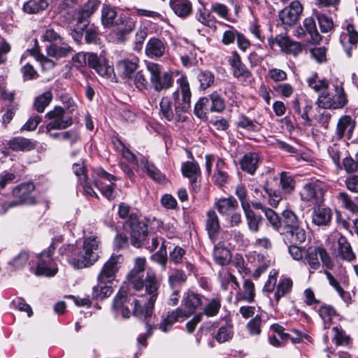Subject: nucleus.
I'll return each mask as SVG.
<instances>
[{
    "label": "nucleus",
    "mask_w": 358,
    "mask_h": 358,
    "mask_svg": "<svg viewBox=\"0 0 358 358\" xmlns=\"http://www.w3.org/2000/svg\"><path fill=\"white\" fill-rule=\"evenodd\" d=\"M112 143L115 151L118 152L124 159L134 165H138L137 157L118 136H113Z\"/></svg>",
    "instance_id": "obj_29"
},
{
    "label": "nucleus",
    "mask_w": 358,
    "mask_h": 358,
    "mask_svg": "<svg viewBox=\"0 0 358 358\" xmlns=\"http://www.w3.org/2000/svg\"><path fill=\"white\" fill-rule=\"evenodd\" d=\"M46 51L48 56L60 59L69 55L73 51V49L66 43L58 45L53 43L46 47Z\"/></svg>",
    "instance_id": "obj_40"
},
{
    "label": "nucleus",
    "mask_w": 358,
    "mask_h": 358,
    "mask_svg": "<svg viewBox=\"0 0 358 358\" xmlns=\"http://www.w3.org/2000/svg\"><path fill=\"white\" fill-rule=\"evenodd\" d=\"M280 184L284 192L290 194L295 188V180L293 176L287 172H282L280 176Z\"/></svg>",
    "instance_id": "obj_57"
},
{
    "label": "nucleus",
    "mask_w": 358,
    "mask_h": 358,
    "mask_svg": "<svg viewBox=\"0 0 358 358\" xmlns=\"http://www.w3.org/2000/svg\"><path fill=\"white\" fill-rule=\"evenodd\" d=\"M185 254L186 250L184 248L178 245L175 246L173 250L169 252L171 262L175 265L182 263Z\"/></svg>",
    "instance_id": "obj_63"
},
{
    "label": "nucleus",
    "mask_w": 358,
    "mask_h": 358,
    "mask_svg": "<svg viewBox=\"0 0 358 358\" xmlns=\"http://www.w3.org/2000/svg\"><path fill=\"white\" fill-rule=\"evenodd\" d=\"M138 64L130 59H123L117 64V69L122 78L131 79L137 70Z\"/></svg>",
    "instance_id": "obj_42"
},
{
    "label": "nucleus",
    "mask_w": 358,
    "mask_h": 358,
    "mask_svg": "<svg viewBox=\"0 0 358 358\" xmlns=\"http://www.w3.org/2000/svg\"><path fill=\"white\" fill-rule=\"evenodd\" d=\"M331 210L329 208L318 207L313 214V222L317 226H327L331 220Z\"/></svg>",
    "instance_id": "obj_39"
},
{
    "label": "nucleus",
    "mask_w": 358,
    "mask_h": 358,
    "mask_svg": "<svg viewBox=\"0 0 358 358\" xmlns=\"http://www.w3.org/2000/svg\"><path fill=\"white\" fill-rule=\"evenodd\" d=\"M167 45L164 39L150 38L145 46V54L150 58L160 57L166 51Z\"/></svg>",
    "instance_id": "obj_28"
},
{
    "label": "nucleus",
    "mask_w": 358,
    "mask_h": 358,
    "mask_svg": "<svg viewBox=\"0 0 358 358\" xmlns=\"http://www.w3.org/2000/svg\"><path fill=\"white\" fill-rule=\"evenodd\" d=\"M195 19L203 25L210 28L215 27L216 22L215 17L207 10L203 3L197 8L195 13Z\"/></svg>",
    "instance_id": "obj_44"
},
{
    "label": "nucleus",
    "mask_w": 358,
    "mask_h": 358,
    "mask_svg": "<svg viewBox=\"0 0 358 358\" xmlns=\"http://www.w3.org/2000/svg\"><path fill=\"white\" fill-rule=\"evenodd\" d=\"M97 0H89L78 12V16L71 25L69 27V32L71 36L79 40L81 38V31L90 23V17L99 6Z\"/></svg>",
    "instance_id": "obj_9"
},
{
    "label": "nucleus",
    "mask_w": 358,
    "mask_h": 358,
    "mask_svg": "<svg viewBox=\"0 0 358 358\" xmlns=\"http://www.w3.org/2000/svg\"><path fill=\"white\" fill-rule=\"evenodd\" d=\"M181 171L184 177L192 179L201 177V169L197 162H185L182 164Z\"/></svg>",
    "instance_id": "obj_52"
},
{
    "label": "nucleus",
    "mask_w": 358,
    "mask_h": 358,
    "mask_svg": "<svg viewBox=\"0 0 358 358\" xmlns=\"http://www.w3.org/2000/svg\"><path fill=\"white\" fill-rule=\"evenodd\" d=\"M196 80L199 84L200 90H206L214 85L215 76L213 72L207 69H199L196 73Z\"/></svg>",
    "instance_id": "obj_38"
},
{
    "label": "nucleus",
    "mask_w": 358,
    "mask_h": 358,
    "mask_svg": "<svg viewBox=\"0 0 358 358\" xmlns=\"http://www.w3.org/2000/svg\"><path fill=\"white\" fill-rule=\"evenodd\" d=\"M265 216L270 226L280 234L282 231V216L280 217L273 210L268 208L265 212Z\"/></svg>",
    "instance_id": "obj_56"
},
{
    "label": "nucleus",
    "mask_w": 358,
    "mask_h": 358,
    "mask_svg": "<svg viewBox=\"0 0 358 358\" xmlns=\"http://www.w3.org/2000/svg\"><path fill=\"white\" fill-rule=\"evenodd\" d=\"M293 282L289 278H281L276 285V290L274 294V299L278 303L280 299L289 294L292 289Z\"/></svg>",
    "instance_id": "obj_47"
},
{
    "label": "nucleus",
    "mask_w": 358,
    "mask_h": 358,
    "mask_svg": "<svg viewBox=\"0 0 358 358\" xmlns=\"http://www.w3.org/2000/svg\"><path fill=\"white\" fill-rule=\"evenodd\" d=\"M209 99V110L211 113H222L226 107L225 101L217 92L207 96Z\"/></svg>",
    "instance_id": "obj_51"
},
{
    "label": "nucleus",
    "mask_w": 358,
    "mask_h": 358,
    "mask_svg": "<svg viewBox=\"0 0 358 358\" xmlns=\"http://www.w3.org/2000/svg\"><path fill=\"white\" fill-rule=\"evenodd\" d=\"M160 118L168 122H185L187 117L180 111H178L176 106L174 109L172 107V102L168 96H163L159 103Z\"/></svg>",
    "instance_id": "obj_19"
},
{
    "label": "nucleus",
    "mask_w": 358,
    "mask_h": 358,
    "mask_svg": "<svg viewBox=\"0 0 358 358\" xmlns=\"http://www.w3.org/2000/svg\"><path fill=\"white\" fill-rule=\"evenodd\" d=\"M317 312L324 322V328H329L332 319L337 315L336 309L332 306L324 304Z\"/></svg>",
    "instance_id": "obj_50"
},
{
    "label": "nucleus",
    "mask_w": 358,
    "mask_h": 358,
    "mask_svg": "<svg viewBox=\"0 0 358 358\" xmlns=\"http://www.w3.org/2000/svg\"><path fill=\"white\" fill-rule=\"evenodd\" d=\"M52 100V94L50 91H46L34 99V108L38 113H43L45 108L50 103Z\"/></svg>",
    "instance_id": "obj_53"
},
{
    "label": "nucleus",
    "mask_w": 358,
    "mask_h": 358,
    "mask_svg": "<svg viewBox=\"0 0 358 358\" xmlns=\"http://www.w3.org/2000/svg\"><path fill=\"white\" fill-rule=\"evenodd\" d=\"M273 90L284 98L291 97L294 92V87L287 83L278 84L273 87Z\"/></svg>",
    "instance_id": "obj_64"
},
{
    "label": "nucleus",
    "mask_w": 358,
    "mask_h": 358,
    "mask_svg": "<svg viewBox=\"0 0 358 358\" xmlns=\"http://www.w3.org/2000/svg\"><path fill=\"white\" fill-rule=\"evenodd\" d=\"M146 67L150 74V83L156 92L167 90L172 87L173 78L171 73H162L160 65L154 62H148Z\"/></svg>",
    "instance_id": "obj_15"
},
{
    "label": "nucleus",
    "mask_w": 358,
    "mask_h": 358,
    "mask_svg": "<svg viewBox=\"0 0 358 358\" xmlns=\"http://www.w3.org/2000/svg\"><path fill=\"white\" fill-rule=\"evenodd\" d=\"M206 329L219 343L227 342L234 336V325L229 318H221L214 322L206 324Z\"/></svg>",
    "instance_id": "obj_14"
},
{
    "label": "nucleus",
    "mask_w": 358,
    "mask_h": 358,
    "mask_svg": "<svg viewBox=\"0 0 358 358\" xmlns=\"http://www.w3.org/2000/svg\"><path fill=\"white\" fill-rule=\"evenodd\" d=\"M262 319L260 315H257L252 318L247 324L246 328L252 336L259 335L262 330Z\"/></svg>",
    "instance_id": "obj_61"
},
{
    "label": "nucleus",
    "mask_w": 358,
    "mask_h": 358,
    "mask_svg": "<svg viewBox=\"0 0 358 358\" xmlns=\"http://www.w3.org/2000/svg\"><path fill=\"white\" fill-rule=\"evenodd\" d=\"M255 284L250 279L245 280L243 285V291L236 294V299L238 301H244L248 303H252L255 301Z\"/></svg>",
    "instance_id": "obj_43"
},
{
    "label": "nucleus",
    "mask_w": 358,
    "mask_h": 358,
    "mask_svg": "<svg viewBox=\"0 0 358 358\" xmlns=\"http://www.w3.org/2000/svg\"><path fill=\"white\" fill-rule=\"evenodd\" d=\"M264 194L262 193V196L264 197H268V203L272 207H276L282 199V196L280 190L267 187L264 189Z\"/></svg>",
    "instance_id": "obj_60"
},
{
    "label": "nucleus",
    "mask_w": 358,
    "mask_h": 358,
    "mask_svg": "<svg viewBox=\"0 0 358 358\" xmlns=\"http://www.w3.org/2000/svg\"><path fill=\"white\" fill-rule=\"evenodd\" d=\"M331 243L330 250L337 259L347 262L356 260L357 255L347 237L339 232L331 234L329 238Z\"/></svg>",
    "instance_id": "obj_7"
},
{
    "label": "nucleus",
    "mask_w": 358,
    "mask_h": 358,
    "mask_svg": "<svg viewBox=\"0 0 358 358\" xmlns=\"http://www.w3.org/2000/svg\"><path fill=\"white\" fill-rule=\"evenodd\" d=\"M123 260L124 258L122 255L112 254L105 262L97 276V285L92 288V299L103 300L113 292L112 284Z\"/></svg>",
    "instance_id": "obj_3"
},
{
    "label": "nucleus",
    "mask_w": 358,
    "mask_h": 358,
    "mask_svg": "<svg viewBox=\"0 0 358 358\" xmlns=\"http://www.w3.org/2000/svg\"><path fill=\"white\" fill-rule=\"evenodd\" d=\"M296 35L299 38H303L308 35V39L316 43L320 41L322 39L317 29L315 20L313 17H308L304 19L303 25L299 26L296 29Z\"/></svg>",
    "instance_id": "obj_23"
},
{
    "label": "nucleus",
    "mask_w": 358,
    "mask_h": 358,
    "mask_svg": "<svg viewBox=\"0 0 358 358\" xmlns=\"http://www.w3.org/2000/svg\"><path fill=\"white\" fill-rule=\"evenodd\" d=\"M187 317L186 311L180 308H177L176 310L169 312L165 317H162L161 322L157 326L163 332H168L176 322H179L180 319L183 320Z\"/></svg>",
    "instance_id": "obj_25"
},
{
    "label": "nucleus",
    "mask_w": 358,
    "mask_h": 358,
    "mask_svg": "<svg viewBox=\"0 0 358 358\" xmlns=\"http://www.w3.org/2000/svg\"><path fill=\"white\" fill-rule=\"evenodd\" d=\"M30 258L31 255L28 251L22 250L9 262V264L13 266L14 270L20 269L29 263Z\"/></svg>",
    "instance_id": "obj_59"
},
{
    "label": "nucleus",
    "mask_w": 358,
    "mask_h": 358,
    "mask_svg": "<svg viewBox=\"0 0 358 358\" xmlns=\"http://www.w3.org/2000/svg\"><path fill=\"white\" fill-rule=\"evenodd\" d=\"M145 262L144 257L136 258L134 267L127 275V280L129 286L134 290L145 289L149 296L148 302L142 303L129 296L127 289L121 288L114 297L112 305V312L115 317L129 318L131 315L130 307L133 308V315L139 319L147 320L152 317L161 279L153 271H148L145 277Z\"/></svg>",
    "instance_id": "obj_1"
},
{
    "label": "nucleus",
    "mask_w": 358,
    "mask_h": 358,
    "mask_svg": "<svg viewBox=\"0 0 358 358\" xmlns=\"http://www.w3.org/2000/svg\"><path fill=\"white\" fill-rule=\"evenodd\" d=\"M336 197L342 208L352 213H358V205L348 193L344 192H340Z\"/></svg>",
    "instance_id": "obj_54"
},
{
    "label": "nucleus",
    "mask_w": 358,
    "mask_h": 358,
    "mask_svg": "<svg viewBox=\"0 0 358 358\" xmlns=\"http://www.w3.org/2000/svg\"><path fill=\"white\" fill-rule=\"evenodd\" d=\"M228 62L232 69V75L242 85L250 86L255 82L252 72L242 62L241 56L236 51H233Z\"/></svg>",
    "instance_id": "obj_16"
},
{
    "label": "nucleus",
    "mask_w": 358,
    "mask_h": 358,
    "mask_svg": "<svg viewBox=\"0 0 358 358\" xmlns=\"http://www.w3.org/2000/svg\"><path fill=\"white\" fill-rule=\"evenodd\" d=\"M84 33L85 43L96 45L99 43L100 38L99 37L98 27H95L94 24H90V23L81 31L82 36L80 39L77 40L73 36L71 37L77 43H81Z\"/></svg>",
    "instance_id": "obj_36"
},
{
    "label": "nucleus",
    "mask_w": 358,
    "mask_h": 358,
    "mask_svg": "<svg viewBox=\"0 0 358 358\" xmlns=\"http://www.w3.org/2000/svg\"><path fill=\"white\" fill-rule=\"evenodd\" d=\"M282 224L280 236L284 243H304L307 232L304 224L292 210L285 209L282 213Z\"/></svg>",
    "instance_id": "obj_5"
},
{
    "label": "nucleus",
    "mask_w": 358,
    "mask_h": 358,
    "mask_svg": "<svg viewBox=\"0 0 358 358\" xmlns=\"http://www.w3.org/2000/svg\"><path fill=\"white\" fill-rule=\"evenodd\" d=\"M109 182V184L105 185L103 181H101L100 180H95V186L103 196L108 200H113L115 197L114 194L115 184L113 182V181Z\"/></svg>",
    "instance_id": "obj_58"
},
{
    "label": "nucleus",
    "mask_w": 358,
    "mask_h": 358,
    "mask_svg": "<svg viewBox=\"0 0 358 358\" xmlns=\"http://www.w3.org/2000/svg\"><path fill=\"white\" fill-rule=\"evenodd\" d=\"M320 259L323 266L326 268L332 269L334 267V264L329 254L322 246H311L308 248L303 261L305 264L309 266L310 272L312 273L320 268Z\"/></svg>",
    "instance_id": "obj_10"
},
{
    "label": "nucleus",
    "mask_w": 358,
    "mask_h": 358,
    "mask_svg": "<svg viewBox=\"0 0 358 358\" xmlns=\"http://www.w3.org/2000/svg\"><path fill=\"white\" fill-rule=\"evenodd\" d=\"M202 298L203 296L190 290L184 294L182 305L184 306L185 309L183 310L186 311L187 317L201 307L203 303Z\"/></svg>",
    "instance_id": "obj_24"
},
{
    "label": "nucleus",
    "mask_w": 358,
    "mask_h": 358,
    "mask_svg": "<svg viewBox=\"0 0 358 358\" xmlns=\"http://www.w3.org/2000/svg\"><path fill=\"white\" fill-rule=\"evenodd\" d=\"M56 250L54 241L48 248L36 255L38 259L34 273L38 276L53 277L58 272L57 264L52 255Z\"/></svg>",
    "instance_id": "obj_8"
},
{
    "label": "nucleus",
    "mask_w": 358,
    "mask_h": 358,
    "mask_svg": "<svg viewBox=\"0 0 358 358\" xmlns=\"http://www.w3.org/2000/svg\"><path fill=\"white\" fill-rule=\"evenodd\" d=\"M245 216L247 225L251 233L256 234L259 232L260 227L263 224V217L260 214L256 213L251 207H244L243 210Z\"/></svg>",
    "instance_id": "obj_31"
},
{
    "label": "nucleus",
    "mask_w": 358,
    "mask_h": 358,
    "mask_svg": "<svg viewBox=\"0 0 358 358\" xmlns=\"http://www.w3.org/2000/svg\"><path fill=\"white\" fill-rule=\"evenodd\" d=\"M288 247V251L291 257L295 260H303L305 255L304 248L299 245L303 243H285Z\"/></svg>",
    "instance_id": "obj_62"
},
{
    "label": "nucleus",
    "mask_w": 358,
    "mask_h": 358,
    "mask_svg": "<svg viewBox=\"0 0 358 358\" xmlns=\"http://www.w3.org/2000/svg\"><path fill=\"white\" fill-rule=\"evenodd\" d=\"M281 50L287 54L297 56L302 52V46L300 43L293 41L289 37L281 38L280 41Z\"/></svg>",
    "instance_id": "obj_49"
},
{
    "label": "nucleus",
    "mask_w": 358,
    "mask_h": 358,
    "mask_svg": "<svg viewBox=\"0 0 358 358\" xmlns=\"http://www.w3.org/2000/svg\"><path fill=\"white\" fill-rule=\"evenodd\" d=\"M169 6L173 13L181 19H186L193 13L190 0H169Z\"/></svg>",
    "instance_id": "obj_27"
},
{
    "label": "nucleus",
    "mask_w": 358,
    "mask_h": 358,
    "mask_svg": "<svg viewBox=\"0 0 358 358\" xmlns=\"http://www.w3.org/2000/svg\"><path fill=\"white\" fill-rule=\"evenodd\" d=\"M125 228H127L130 234L131 244L140 248L145 245L148 236V224L141 220L136 214L131 213L129 219L124 223Z\"/></svg>",
    "instance_id": "obj_6"
},
{
    "label": "nucleus",
    "mask_w": 358,
    "mask_h": 358,
    "mask_svg": "<svg viewBox=\"0 0 358 358\" xmlns=\"http://www.w3.org/2000/svg\"><path fill=\"white\" fill-rule=\"evenodd\" d=\"M259 156L257 152L245 153L240 161L241 169L250 175L253 176L258 167Z\"/></svg>",
    "instance_id": "obj_32"
},
{
    "label": "nucleus",
    "mask_w": 358,
    "mask_h": 358,
    "mask_svg": "<svg viewBox=\"0 0 358 358\" xmlns=\"http://www.w3.org/2000/svg\"><path fill=\"white\" fill-rule=\"evenodd\" d=\"M187 280V275L185 272L179 268L172 269L168 278L169 285L171 289L180 290L181 287L185 284Z\"/></svg>",
    "instance_id": "obj_35"
},
{
    "label": "nucleus",
    "mask_w": 358,
    "mask_h": 358,
    "mask_svg": "<svg viewBox=\"0 0 358 358\" xmlns=\"http://www.w3.org/2000/svg\"><path fill=\"white\" fill-rule=\"evenodd\" d=\"M177 88L172 94L173 105L182 114L191 108L192 92L186 76H182L176 80Z\"/></svg>",
    "instance_id": "obj_11"
},
{
    "label": "nucleus",
    "mask_w": 358,
    "mask_h": 358,
    "mask_svg": "<svg viewBox=\"0 0 358 358\" xmlns=\"http://www.w3.org/2000/svg\"><path fill=\"white\" fill-rule=\"evenodd\" d=\"M290 104L294 113L297 114L306 124L310 125L311 120L309 117V112L313 109L312 101L303 94H296Z\"/></svg>",
    "instance_id": "obj_21"
},
{
    "label": "nucleus",
    "mask_w": 358,
    "mask_h": 358,
    "mask_svg": "<svg viewBox=\"0 0 358 358\" xmlns=\"http://www.w3.org/2000/svg\"><path fill=\"white\" fill-rule=\"evenodd\" d=\"M48 6V0H28L24 3L22 10L27 14H37L45 10Z\"/></svg>",
    "instance_id": "obj_45"
},
{
    "label": "nucleus",
    "mask_w": 358,
    "mask_h": 358,
    "mask_svg": "<svg viewBox=\"0 0 358 358\" xmlns=\"http://www.w3.org/2000/svg\"><path fill=\"white\" fill-rule=\"evenodd\" d=\"M35 185L31 182H22L13 189V194L17 200L5 202L3 207L8 208L20 204L34 205L36 203Z\"/></svg>",
    "instance_id": "obj_13"
},
{
    "label": "nucleus",
    "mask_w": 358,
    "mask_h": 358,
    "mask_svg": "<svg viewBox=\"0 0 358 358\" xmlns=\"http://www.w3.org/2000/svg\"><path fill=\"white\" fill-rule=\"evenodd\" d=\"M340 43L348 57H352V51L357 48L358 32L352 24H348L340 35Z\"/></svg>",
    "instance_id": "obj_20"
},
{
    "label": "nucleus",
    "mask_w": 358,
    "mask_h": 358,
    "mask_svg": "<svg viewBox=\"0 0 358 358\" xmlns=\"http://www.w3.org/2000/svg\"><path fill=\"white\" fill-rule=\"evenodd\" d=\"M140 162L143 171L153 180L157 182H163L166 180V176L157 169L154 164L150 162L147 157L141 156Z\"/></svg>",
    "instance_id": "obj_34"
},
{
    "label": "nucleus",
    "mask_w": 358,
    "mask_h": 358,
    "mask_svg": "<svg viewBox=\"0 0 358 358\" xmlns=\"http://www.w3.org/2000/svg\"><path fill=\"white\" fill-rule=\"evenodd\" d=\"M8 145L13 151L28 152L35 149L36 142L22 136H15L8 141Z\"/></svg>",
    "instance_id": "obj_30"
},
{
    "label": "nucleus",
    "mask_w": 358,
    "mask_h": 358,
    "mask_svg": "<svg viewBox=\"0 0 358 358\" xmlns=\"http://www.w3.org/2000/svg\"><path fill=\"white\" fill-rule=\"evenodd\" d=\"M335 94H331L327 90L319 94L317 99L318 107L324 109H340L347 105L348 100L343 84L335 85Z\"/></svg>",
    "instance_id": "obj_12"
},
{
    "label": "nucleus",
    "mask_w": 358,
    "mask_h": 358,
    "mask_svg": "<svg viewBox=\"0 0 358 358\" xmlns=\"http://www.w3.org/2000/svg\"><path fill=\"white\" fill-rule=\"evenodd\" d=\"M101 242L96 236L83 238L74 243L63 244L59 249L62 259L66 260L74 269H83L93 266L99 259Z\"/></svg>",
    "instance_id": "obj_2"
},
{
    "label": "nucleus",
    "mask_w": 358,
    "mask_h": 358,
    "mask_svg": "<svg viewBox=\"0 0 358 358\" xmlns=\"http://www.w3.org/2000/svg\"><path fill=\"white\" fill-rule=\"evenodd\" d=\"M306 83L310 88L320 94L323 92H327L329 86L328 80L326 78L319 79L318 73L316 72L313 73L311 76L307 78Z\"/></svg>",
    "instance_id": "obj_41"
},
{
    "label": "nucleus",
    "mask_w": 358,
    "mask_h": 358,
    "mask_svg": "<svg viewBox=\"0 0 358 358\" xmlns=\"http://www.w3.org/2000/svg\"><path fill=\"white\" fill-rule=\"evenodd\" d=\"M303 11V6L299 1H294L279 13V19L285 25L291 27L296 23Z\"/></svg>",
    "instance_id": "obj_22"
},
{
    "label": "nucleus",
    "mask_w": 358,
    "mask_h": 358,
    "mask_svg": "<svg viewBox=\"0 0 358 358\" xmlns=\"http://www.w3.org/2000/svg\"><path fill=\"white\" fill-rule=\"evenodd\" d=\"M222 298L220 296H217L211 299L203 308V315H206L208 317L216 316L221 308Z\"/></svg>",
    "instance_id": "obj_55"
},
{
    "label": "nucleus",
    "mask_w": 358,
    "mask_h": 358,
    "mask_svg": "<svg viewBox=\"0 0 358 358\" xmlns=\"http://www.w3.org/2000/svg\"><path fill=\"white\" fill-rule=\"evenodd\" d=\"M218 212L224 217H229L230 214L238 208V203L236 199L233 196L228 198H221L215 203Z\"/></svg>",
    "instance_id": "obj_33"
},
{
    "label": "nucleus",
    "mask_w": 358,
    "mask_h": 358,
    "mask_svg": "<svg viewBox=\"0 0 358 358\" xmlns=\"http://www.w3.org/2000/svg\"><path fill=\"white\" fill-rule=\"evenodd\" d=\"M45 117L50 120L45 126L47 130L65 129L73 123L72 117L67 115L65 110L61 106H55L53 110L47 113Z\"/></svg>",
    "instance_id": "obj_18"
},
{
    "label": "nucleus",
    "mask_w": 358,
    "mask_h": 358,
    "mask_svg": "<svg viewBox=\"0 0 358 358\" xmlns=\"http://www.w3.org/2000/svg\"><path fill=\"white\" fill-rule=\"evenodd\" d=\"M220 220L214 210H209L206 213V230L212 243H215L220 231Z\"/></svg>",
    "instance_id": "obj_26"
},
{
    "label": "nucleus",
    "mask_w": 358,
    "mask_h": 358,
    "mask_svg": "<svg viewBox=\"0 0 358 358\" xmlns=\"http://www.w3.org/2000/svg\"><path fill=\"white\" fill-rule=\"evenodd\" d=\"M236 125L252 132H258L261 129V124L256 120H251L243 113L239 115Z\"/></svg>",
    "instance_id": "obj_46"
},
{
    "label": "nucleus",
    "mask_w": 358,
    "mask_h": 358,
    "mask_svg": "<svg viewBox=\"0 0 358 358\" xmlns=\"http://www.w3.org/2000/svg\"><path fill=\"white\" fill-rule=\"evenodd\" d=\"M327 185L320 180H311L303 187L301 199L320 205L324 200V195L327 190Z\"/></svg>",
    "instance_id": "obj_17"
},
{
    "label": "nucleus",
    "mask_w": 358,
    "mask_h": 358,
    "mask_svg": "<svg viewBox=\"0 0 358 358\" xmlns=\"http://www.w3.org/2000/svg\"><path fill=\"white\" fill-rule=\"evenodd\" d=\"M209 110V99L207 96L200 97L194 106V115L202 120H208Z\"/></svg>",
    "instance_id": "obj_48"
},
{
    "label": "nucleus",
    "mask_w": 358,
    "mask_h": 358,
    "mask_svg": "<svg viewBox=\"0 0 358 358\" xmlns=\"http://www.w3.org/2000/svg\"><path fill=\"white\" fill-rule=\"evenodd\" d=\"M101 22L104 27H115L116 38L121 41L126 40L136 27V22L123 13H117L115 8L103 5L101 9Z\"/></svg>",
    "instance_id": "obj_4"
},
{
    "label": "nucleus",
    "mask_w": 358,
    "mask_h": 358,
    "mask_svg": "<svg viewBox=\"0 0 358 358\" xmlns=\"http://www.w3.org/2000/svg\"><path fill=\"white\" fill-rule=\"evenodd\" d=\"M213 258L217 264L226 266L229 264L231 259V251L222 244L215 245L213 250Z\"/></svg>",
    "instance_id": "obj_37"
}]
</instances>
